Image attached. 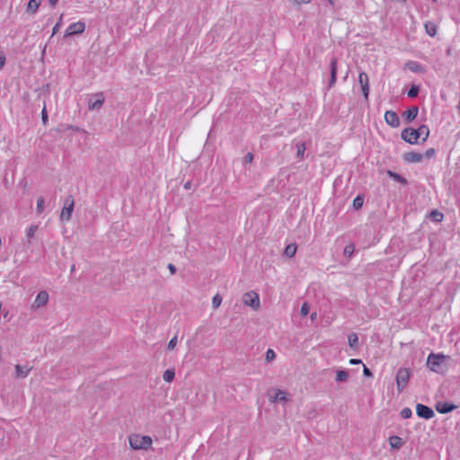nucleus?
I'll return each mask as SVG.
<instances>
[{
	"instance_id": "473e14b6",
	"label": "nucleus",
	"mask_w": 460,
	"mask_h": 460,
	"mask_svg": "<svg viewBox=\"0 0 460 460\" xmlns=\"http://www.w3.org/2000/svg\"><path fill=\"white\" fill-rule=\"evenodd\" d=\"M400 415L402 419H409L412 415V411L409 407H404L401 412Z\"/></svg>"
},
{
	"instance_id": "bf43d9fd",
	"label": "nucleus",
	"mask_w": 460,
	"mask_h": 460,
	"mask_svg": "<svg viewBox=\"0 0 460 460\" xmlns=\"http://www.w3.org/2000/svg\"><path fill=\"white\" fill-rule=\"evenodd\" d=\"M447 55H450V54H451V50H450V49H448L447 50Z\"/></svg>"
},
{
	"instance_id": "ddd939ff",
	"label": "nucleus",
	"mask_w": 460,
	"mask_h": 460,
	"mask_svg": "<svg viewBox=\"0 0 460 460\" xmlns=\"http://www.w3.org/2000/svg\"><path fill=\"white\" fill-rule=\"evenodd\" d=\"M385 122L393 128H397L400 125V119L396 112L393 111H387L385 113Z\"/></svg>"
},
{
	"instance_id": "58836bf2",
	"label": "nucleus",
	"mask_w": 460,
	"mask_h": 460,
	"mask_svg": "<svg viewBox=\"0 0 460 460\" xmlns=\"http://www.w3.org/2000/svg\"><path fill=\"white\" fill-rule=\"evenodd\" d=\"M37 228H38V227H37V226H31L28 228L27 233H26L27 237H28V238H31V237H33V236H34V234H35V232L37 231Z\"/></svg>"
},
{
	"instance_id": "f257e3e1",
	"label": "nucleus",
	"mask_w": 460,
	"mask_h": 460,
	"mask_svg": "<svg viewBox=\"0 0 460 460\" xmlns=\"http://www.w3.org/2000/svg\"><path fill=\"white\" fill-rule=\"evenodd\" d=\"M129 446L133 450L147 449L152 445V438L149 436L132 434L128 437Z\"/></svg>"
},
{
	"instance_id": "7c9ffc66",
	"label": "nucleus",
	"mask_w": 460,
	"mask_h": 460,
	"mask_svg": "<svg viewBox=\"0 0 460 460\" xmlns=\"http://www.w3.org/2000/svg\"><path fill=\"white\" fill-rule=\"evenodd\" d=\"M363 203H364V198L362 196H357L354 199H353V207L355 209H359L362 208L363 206Z\"/></svg>"
},
{
	"instance_id": "4468645a",
	"label": "nucleus",
	"mask_w": 460,
	"mask_h": 460,
	"mask_svg": "<svg viewBox=\"0 0 460 460\" xmlns=\"http://www.w3.org/2000/svg\"><path fill=\"white\" fill-rule=\"evenodd\" d=\"M457 406L448 402H440L436 405V410L442 414H446L454 411Z\"/></svg>"
},
{
	"instance_id": "ea45409f",
	"label": "nucleus",
	"mask_w": 460,
	"mask_h": 460,
	"mask_svg": "<svg viewBox=\"0 0 460 460\" xmlns=\"http://www.w3.org/2000/svg\"><path fill=\"white\" fill-rule=\"evenodd\" d=\"M177 336L172 337L170 341L168 342L167 349H173L175 346L177 345Z\"/></svg>"
},
{
	"instance_id": "2f4dec72",
	"label": "nucleus",
	"mask_w": 460,
	"mask_h": 460,
	"mask_svg": "<svg viewBox=\"0 0 460 460\" xmlns=\"http://www.w3.org/2000/svg\"><path fill=\"white\" fill-rule=\"evenodd\" d=\"M276 358V353L272 349H268L266 351L265 360L267 362H271Z\"/></svg>"
},
{
	"instance_id": "13d9d810",
	"label": "nucleus",
	"mask_w": 460,
	"mask_h": 460,
	"mask_svg": "<svg viewBox=\"0 0 460 460\" xmlns=\"http://www.w3.org/2000/svg\"><path fill=\"white\" fill-rule=\"evenodd\" d=\"M70 270H71V272H74V271H75V266L73 264V265L71 266V269H70Z\"/></svg>"
},
{
	"instance_id": "b1692460",
	"label": "nucleus",
	"mask_w": 460,
	"mask_h": 460,
	"mask_svg": "<svg viewBox=\"0 0 460 460\" xmlns=\"http://www.w3.org/2000/svg\"><path fill=\"white\" fill-rule=\"evenodd\" d=\"M424 27L428 35L434 37L437 34V25L433 22H427Z\"/></svg>"
},
{
	"instance_id": "de8ad7c7",
	"label": "nucleus",
	"mask_w": 460,
	"mask_h": 460,
	"mask_svg": "<svg viewBox=\"0 0 460 460\" xmlns=\"http://www.w3.org/2000/svg\"><path fill=\"white\" fill-rule=\"evenodd\" d=\"M5 63V56L3 52H0V69L4 66Z\"/></svg>"
},
{
	"instance_id": "aec40b11",
	"label": "nucleus",
	"mask_w": 460,
	"mask_h": 460,
	"mask_svg": "<svg viewBox=\"0 0 460 460\" xmlns=\"http://www.w3.org/2000/svg\"><path fill=\"white\" fill-rule=\"evenodd\" d=\"M405 67L413 73H424V67L417 61H408Z\"/></svg>"
},
{
	"instance_id": "49530a36",
	"label": "nucleus",
	"mask_w": 460,
	"mask_h": 460,
	"mask_svg": "<svg viewBox=\"0 0 460 460\" xmlns=\"http://www.w3.org/2000/svg\"><path fill=\"white\" fill-rule=\"evenodd\" d=\"M312 0H293V3L296 5H300V4H307L309 3H311Z\"/></svg>"
},
{
	"instance_id": "5fc2aeb1",
	"label": "nucleus",
	"mask_w": 460,
	"mask_h": 460,
	"mask_svg": "<svg viewBox=\"0 0 460 460\" xmlns=\"http://www.w3.org/2000/svg\"><path fill=\"white\" fill-rule=\"evenodd\" d=\"M327 3L332 6L333 7L334 6V0H326Z\"/></svg>"
},
{
	"instance_id": "72a5a7b5",
	"label": "nucleus",
	"mask_w": 460,
	"mask_h": 460,
	"mask_svg": "<svg viewBox=\"0 0 460 460\" xmlns=\"http://www.w3.org/2000/svg\"><path fill=\"white\" fill-rule=\"evenodd\" d=\"M222 303V297L220 296V295L217 294L213 296L212 298V305L214 308H217L219 307V305H221Z\"/></svg>"
},
{
	"instance_id": "6e6552de",
	"label": "nucleus",
	"mask_w": 460,
	"mask_h": 460,
	"mask_svg": "<svg viewBox=\"0 0 460 460\" xmlns=\"http://www.w3.org/2000/svg\"><path fill=\"white\" fill-rule=\"evenodd\" d=\"M85 30V23L84 22H76L72 24H70L66 31H65V37H70L76 34H81Z\"/></svg>"
},
{
	"instance_id": "f8f14e48",
	"label": "nucleus",
	"mask_w": 460,
	"mask_h": 460,
	"mask_svg": "<svg viewBox=\"0 0 460 460\" xmlns=\"http://www.w3.org/2000/svg\"><path fill=\"white\" fill-rule=\"evenodd\" d=\"M402 139L408 144H415L418 141V135L414 128H405L402 132Z\"/></svg>"
},
{
	"instance_id": "4be33fe9",
	"label": "nucleus",
	"mask_w": 460,
	"mask_h": 460,
	"mask_svg": "<svg viewBox=\"0 0 460 460\" xmlns=\"http://www.w3.org/2000/svg\"><path fill=\"white\" fill-rule=\"evenodd\" d=\"M387 174L393 178L394 181H396L397 182L402 184V185H407L408 184V181L407 180L402 177L401 174L397 173V172H394L391 170H388L387 171Z\"/></svg>"
},
{
	"instance_id": "c9c22d12",
	"label": "nucleus",
	"mask_w": 460,
	"mask_h": 460,
	"mask_svg": "<svg viewBox=\"0 0 460 460\" xmlns=\"http://www.w3.org/2000/svg\"><path fill=\"white\" fill-rule=\"evenodd\" d=\"M355 251V247L353 244H348L344 248V254L350 257Z\"/></svg>"
},
{
	"instance_id": "c03bdc74",
	"label": "nucleus",
	"mask_w": 460,
	"mask_h": 460,
	"mask_svg": "<svg viewBox=\"0 0 460 460\" xmlns=\"http://www.w3.org/2000/svg\"><path fill=\"white\" fill-rule=\"evenodd\" d=\"M253 159V155L252 153L249 152L243 158V163L244 164H250Z\"/></svg>"
},
{
	"instance_id": "c85d7f7f",
	"label": "nucleus",
	"mask_w": 460,
	"mask_h": 460,
	"mask_svg": "<svg viewBox=\"0 0 460 460\" xmlns=\"http://www.w3.org/2000/svg\"><path fill=\"white\" fill-rule=\"evenodd\" d=\"M296 252V245L295 243H290V244L287 245V247L285 249V254L288 258L294 257Z\"/></svg>"
},
{
	"instance_id": "f704fd0d",
	"label": "nucleus",
	"mask_w": 460,
	"mask_h": 460,
	"mask_svg": "<svg viewBox=\"0 0 460 460\" xmlns=\"http://www.w3.org/2000/svg\"><path fill=\"white\" fill-rule=\"evenodd\" d=\"M63 16L64 14L62 13L58 21V22L55 24V26L53 27L52 29V36H54L58 31V30L60 29V27L62 26V19H63Z\"/></svg>"
},
{
	"instance_id": "e433bc0d",
	"label": "nucleus",
	"mask_w": 460,
	"mask_h": 460,
	"mask_svg": "<svg viewBox=\"0 0 460 460\" xmlns=\"http://www.w3.org/2000/svg\"><path fill=\"white\" fill-rule=\"evenodd\" d=\"M309 310H310V306L308 305V303H304L301 306V309H300V314L302 316H306L309 313Z\"/></svg>"
},
{
	"instance_id": "7ed1b4c3",
	"label": "nucleus",
	"mask_w": 460,
	"mask_h": 460,
	"mask_svg": "<svg viewBox=\"0 0 460 460\" xmlns=\"http://www.w3.org/2000/svg\"><path fill=\"white\" fill-rule=\"evenodd\" d=\"M66 136L70 137V141H85L87 139V133L80 128H74L71 126L66 127L62 130Z\"/></svg>"
},
{
	"instance_id": "9d476101",
	"label": "nucleus",
	"mask_w": 460,
	"mask_h": 460,
	"mask_svg": "<svg viewBox=\"0 0 460 460\" xmlns=\"http://www.w3.org/2000/svg\"><path fill=\"white\" fill-rule=\"evenodd\" d=\"M270 401L271 402H285L288 401L287 393L281 389H272L269 393Z\"/></svg>"
},
{
	"instance_id": "393cba45",
	"label": "nucleus",
	"mask_w": 460,
	"mask_h": 460,
	"mask_svg": "<svg viewBox=\"0 0 460 460\" xmlns=\"http://www.w3.org/2000/svg\"><path fill=\"white\" fill-rule=\"evenodd\" d=\"M389 444L392 448H400L402 446V439L398 436H393L389 438Z\"/></svg>"
},
{
	"instance_id": "4d7b16f0",
	"label": "nucleus",
	"mask_w": 460,
	"mask_h": 460,
	"mask_svg": "<svg viewBox=\"0 0 460 460\" xmlns=\"http://www.w3.org/2000/svg\"><path fill=\"white\" fill-rule=\"evenodd\" d=\"M457 111H458V114H459V117H460V101H459V103L457 105Z\"/></svg>"
},
{
	"instance_id": "cd10ccee",
	"label": "nucleus",
	"mask_w": 460,
	"mask_h": 460,
	"mask_svg": "<svg viewBox=\"0 0 460 460\" xmlns=\"http://www.w3.org/2000/svg\"><path fill=\"white\" fill-rule=\"evenodd\" d=\"M175 376L174 369H167L164 372L163 378L165 382L171 383Z\"/></svg>"
},
{
	"instance_id": "6e6d98bb",
	"label": "nucleus",
	"mask_w": 460,
	"mask_h": 460,
	"mask_svg": "<svg viewBox=\"0 0 460 460\" xmlns=\"http://www.w3.org/2000/svg\"><path fill=\"white\" fill-rule=\"evenodd\" d=\"M315 318H316V313H313V314H311V319H312V320H314Z\"/></svg>"
},
{
	"instance_id": "9b49d317",
	"label": "nucleus",
	"mask_w": 460,
	"mask_h": 460,
	"mask_svg": "<svg viewBox=\"0 0 460 460\" xmlns=\"http://www.w3.org/2000/svg\"><path fill=\"white\" fill-rule=\"evenodd\" d=\"M358 83L360 84L361 91L365 99L367 100L369 94V79L368 75L365 72H361L359 74Z\"/></svg>"
},
{
	"instance_id": "a19ab883",
	"label": "nucleus",
	"mask_w": 460,
	"mask_h": 460,
	"mask_svg": "<svg viewBox=\"0 0 460 460\" xmlns=\"http://www.w3.org/2000/svg\"><path fill=\"white\" fill-rule=\"evenodd\" d=\"M296 156L299 158H302L304 156L305 151V146H296Z\"/></svg>"
},
{
	"instance_id": "2eb2a0df",
	"label": "nucleus",
	"mask_w": 460,
	"mask_h": 460,
	"mask_svg": "<svg viewBox=\"0 0 460 460\" xmlns=\"http://www.w3.org/2000/svg\"><path fill=\"white\" fill-rule=\"evenodd\" d=\"M418 112H419V109L417 106H411L410 107L409 109H407L406 111H404L402 112V119H405L407 122H410L411 120H413L417 115H418Z\"/></svg>"
},
{
	"instance_id": "603ef678",
	"label": "nucleus",
	"mask_w": 460,
	"mask_h": 460,
	"mask_svg": "<svg viewBox=\"0 0 460 460\" xmlns=\"http://www.w3.org/2000/svg\"><path fill=\"white\" fill-rule=\"evenodd\" d=\"M183 187L185 190H190L191 188V182L190 181L185 182Z\"/></svg>"
},
{
	"instance_id": "dca6fc26",
	"label": "nucleus",
	"mask_w": 460,
	"mask_h": 460,
	"mask_svg": "<svg viewBox=\"0 0 460 460\" xmlns=\"http://www.w3.org/2000/svg\"><path fill=\"white\" fill-rule=\"evenodd\" d=\"M49 301V294L47 291H40L34 300V306L40 307L45 305Z\"/></svg>"
},
{
	"instance_id": "bb28decb",
	"label": "nucleus",
	"mask_w": 460,
	"mask_h": 460,
	"mask_svg": "<svg viewBox=\"0 0 460 460\" xmlns=\"http://www.w3.org/2000/svg\"><path fill=\"white\" fill-rule=\"evenodd\" d=\"M349 378V374L345 370L336 371V382H346Z\"/></svg>"
},
{
	"instance_id": "6ab92c4d",
	"label": "nucleus",
	"mask_w": 460,
	"mask_h": 460,
	"mask_svg": "<svg viewBox=\"0 0 460 460\" xmlns=\"http://www.w3.org/2000/svg\"><path fill=\"white\" fill-rule=\"evenodd\" d=\"M31 367L29 366H21L16 365L15 366V376L17 378H25L29 373L31 372Z\"/></svg>"
},
{
	"instance_id": "20e7f679",
	"label": "nucleus",
	"mask_w": 460,
	"mask_h": 460,
	"mask_svg": "<svg viewBox=\"0 0 460 460\" xmlns=\"http://www.w3.org/2000/svg\"><path fill=\"white\" fill-rule=\"evenodd\" d=\"M75 207V199L72 195H69L66 198L64 202V207L60 213V220L61 221H69L72 217V213Z\"/></svg>"
},
{
	"instance_id": "09e8293b",
	"label": "nucleus",
	"mask_w": 460,
	"mask_h": 460,
	"mask_svg": "<svg viewBox=\"0 0 460 460\" xmlns=\"http://www.w3.org/2000/svg\"><path fill=\"white\" fill-rule=\"evenodd\" d=\"M167 267H168V270H170V272L172 274H175L176 273L177 270H176V267L173 264L169 263Z\"/></svg>"
},
{
	"instance_id": "f03ea898",
	"label": "nucleus",
	"mask_w": 460,
	"mask_h": 460,
	"mask_svg": "<svg viewBox=\"0 0 460 460\" xmlns=\"http://www.w3.org/2000/svg\"><path fill=\"white\" fill-rule=\"evenodd\" d=\"M446 358L447 357L441 353H438V354L430 353L427 358V367L431 371H433L435 373H441L442 372L441 366H442L443 360Z\"/></svg>"
},
{
	"instance_id": "423d86ee",
	"label": "nucleus",
	"mask_w": 460,
	"mask_h": 460,
	"mask_svg": "<svg viewBox=\"0 0 460 460\" xmlns=\"http://www.w3.org/2000/svg\"><path fill=\"white\" fill-rule=\"evenodd\" d=\"M242 300L245 305L250 306L254 310L260 308V297L259 295L254 291L244 293Z\"/></svg>"
},
{
	"instance_id": "c756f323",
	"label": "nucleus",
	"mask_w": 460,
	"mask_h": 460,
	"mask_svg": "<svg viewBox=\"0 0 460 460\" xmlns=\"http://www.w3.org/2000/svg\"><path fill=\"white\" fill-rule=\"evenodd\" d=\"M45 208V199L41 196L37 199L36 210L38 214H41Z\"/></svg>"
},
{
	"instance_id": "a878e982",
	"label": "nucleus",
	"mask_w": 460,
	"mask_h": 460,
	"mask_svg": "<svg viewBox=\"0 0 460 460\" xmlns=\"http://www.w3.org/2000/svg\"><path fill=\"white\" fill-rule=\"evenodd\" d=\"M358 337L357 333H355V332L350 333L348 337L349 346L352 349H356L358 346Z\"/></svg>"
},
{
	"instance_id": "864d4df0",
	"label": "nucleus",
	"mask_w": 460,
	"mask_h": 460,
	"mask_svg": "<svg viewBox=\"0 0 460 460\" xmlns=\"http://www.w3.org/2000/svg\"><path fill=\"white\" fill-rule=\"evenodd\" d=\"M58 2V0H49V3L51 6H55Z\"/></svg>"
},
{
	"instance_id": "8fccbe9b",
	"label": "nucleus",
	"mask_w": 460,
	"mask_h": 460,
	"mask_svg": "<svg viewBox=\"0 0 460 460\" xmlns=\"http://www.w3.org/2000/svg\"><path fill=\"white\" fill-rule=\"evenodd\" d=\"M361 363H362L361 359H358V358H351L349 360V364L350 365H358V364H361Z\"/></svg>"
},
{
	"instance_id": "0eeeda50",
	"label": "nucleus",
	"mask_w": 460,
	"mask_h": 460,
	"mask_svg": "<svg viewBox=\"0 0 460 460\" xmlns=\"http://www.w3.org/2000/svg\"><path fill=\"white\" fill-rule=\"evenodd\" d=\"M104 100L105 98L102 93H97L91 95L88 101L89 110H99L102 106Z\"/></svg>"
},
{
	"instance_id": "412c9836",
	"label": "nucleus",
	"mask_w": 460,
	"mask_h": 460,
	"mask_svg": "<svg viewBox=\"0 0 460 460\" xmlns=\"http://www.w3.org/2000/svg\"><path fill=\"white\" fill-rule=\"evenodd\" d=\"M418 135V140L420 139L425 142L429 137V129L426 125H421L416 129Z\"/></svg>"
},
{
	"instance_id": "1a4fd4ad",
	"label": "nucleus",
	"mask_w": 460,
	"mask_h": 460,
	"mask_svg": "<svg viewBox=\"0 0 460 460\" xmlns=\"http://www.w3.org/2000/svg\"><path fill=\"white\" fill-rule=\"evenodd\" d=\"M416 413L420 418L425 420H429L435 415L434 411L430 407L421 403L416 405Z\"/></svg>"
},
{
	"instance_id": "4c0bfd02",
	"label": "nucleus",
	"mask_w": 460,
	"mask_h": 460,
	"mask_svg": "<svg viewBox=\"0 0 460 460\" xmlns=\"http://www.w3.org/2000/svg\"><path fill=\"white\" fill-rule=\"evenodd\" d=\"M419 93V87L416 85H412L408 92V96L411 98L416 97Z\"/></svg>"
},
{
	"instance_id": "a211bd4d",
	"label": "nucleus",
	"mask_w": 460,
	"mask_h": 460,
	"mask_svg": "<svg viewBox=\"0 0 460 460\" xmlns=\"http://www.w3.org/2000/svg\"><path fill=\"white\" fill-rule=\"evenodd\" d=\"M403 159L407 163H419L422 159V155L418 152H408L403 155Z\"/></svg>"
},
{
	"instance_id": "5701e85b",
	"label": "nucleus",
	"mask_w": 460,
	"mask_h": 460,
	"mask_svg": "<svg viewBox=\"0 0 460 460\" xmlns=\"http://www.w3.org/2000/svg\"><path fill=\"white\" fill-rule=\"evenodd\" d=\"M41 1L42 0H30L27 5V11L31 13H35L39 9Z\"/></svg>"
},
{
	"instance_id": "3c124183",
	"label": "nucleus",
	"mask_w": 460,
	"mask_h": 460,
	"mask_svg": "<svg viewBox=\"0 0 460 460\" xmlns=\"http://www.w3.org/2000/svg\"><path fill=\"white\" fill-rule=\"evenodd\" d=\"M434 154H435V149L430 148V149L427 150L425 155L427 157H431L432 155H434Z\"/></svg>"
},
{
	"instance_id": "37998d69",
	"label": "nucleus",
	"mask_w": 460,
	"mask_h": 460,
	"mask_svg": "<svg viewBox=\"0 0 460 460\" xmlns=\"http://www.w3.org/2000/svg\"><path fill=\"white\" fill-rule=\"evenodd\" d=\"M431 215L434 217V218L437 220V221H441L443 219V214L439 213L438 211L437 210H434L432 211Z\"/></svg>"
},
{
	"instance_id": "79ce46f5",
	"label": "nucleus",
	"mask_w": 460,
	"mask_h": 460,
	"mask_svg": "<svg viewBox=\"0 0 460 460\" xmlns=\"http://www.w3.org/2000/svg\"><path fill=\"white\" fill-rule=\"evenodd\" d=\"M41 119H42L43 124L46 125L47 121H48V112H47L46 107H43V109L41 111Z\"/></svg>"
},
{
	"instance_id": "f3484780",
	"label": "nucleus",
	"mask_w": 460,
	"mask_h": 460,
	"mask_svg": "<svg viewBox=\"0 0 460 460\" xmlns=\"http://www.w3.org/2000/svg\"><path fill=\"white\" fill-rule=\"evenodd\" d=\"M331 66V78L329 82V87H332L336 83L337 77V58H333L330 64Z\"/></svg>"
},
{
	"instance_id": "39448f33",
	"label": "nucleus",
	"mask_w": 460,
	"mask_h": 460,
	"mask_svg": "<svg viewBox=\"0 0 460 460\" xmlns=\"http://www.w3.org/2000/svg\"><path fill=\"white\" fill-rule=\"evenodd\" d=\"M411 377V373L408 368L401 367L396 374V386L399 392H402L407 385Z\"/></svg>"
},
{
	"instance_id": "a18cd8bd",
	"label": "nucleus",
	"mask_w": 460,
	"mask_h": 460,
	"mask_svg": "<svg viewBox=\"0 0 460 460\" xmlns=\"http://www.w3.org/2000/svg\"><path fill=\"white\" fill-rule=\"evenodd\" d=\"M363 374L367 377H372L373 376L372 371L369 368H367L366 366H364Z\"/></svg>"
}]
</instances>
